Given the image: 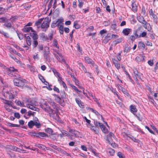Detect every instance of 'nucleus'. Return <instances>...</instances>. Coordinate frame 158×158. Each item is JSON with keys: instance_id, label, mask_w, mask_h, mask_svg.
Wrapping results in <instances>:
<instances>
[{"instance_id": "19", "label": "nucleus", "mask_w": 158, "mask_h": 158, "mask_svg": "<svg viewBox=\"0 0 158 158\" xmlns=\"http://www.w3.org/2000/svg\"><path fill=\"white\" fill-rule=\"evenodd\" d=\"M75 101L76 103L78 104L79 106L81 108H83L84 107L83 103L81 102V101L78 98H76Z\"/></svg>"}, {"instance_id": "3", "label": "nucleus", "mask_w": 158, "mask_h": 158, "mask_svg": "<svg viewBox=\"0 0 158 158\" xmlns=\"http://www.w3.org/2000/svg\"><path fill=\"white\" fill-rule=\"evenodd\" d=\"M18 77V78H16L14 80V85L19 87L23 86L26 80L19 77Z\"/></svg>"}, {"instance_id": "6", "label": "nucleus", "mask_w": 158, "mask_h": 158, "mask_svg": "<svg viewBox=\"0 0 158 158\" xmlns=\"http://www.w3.org/2000/svg\"><path fill=\"white\" fill-rule=\"evenodd\" d=\"M27 103L26 104V107L28 108L36 111H38L39 109L36 107V102L33 100L27 101Z\"/></svg>"}, {"instance_id": "2", "label": "nucleus", "mask_w": 158, "mask_h": 158, "mask_svg": "<svg viewBox=\"0 0 158 158\" xmlns=\"http://www.w3.org/2000/svg\"><path fill=\"white\" fill-rule=\"evenodd\" d=\"M28 126L29 128H32L33 126H35L37 128H40L41 127V124L37 118L35 117L34 121L31 120L28 122Z\"/></svg>"}, {"instance_id": "53", "label": "nucleus", "mask_w": 158, "mask_h": 158, "mask_svg": "<svg viewBox=\"0 0 158 158\" xmlns=\"http://www.w3.org/2000/svg\"><path fill=\"white\" fill-rule=\"evenodd\" d=\"M148 63L149 65L151 66H152L154 64L153 60H149L148 61Z\"/></svg>"}, {"instance_id": "42", "label": "nucleus", "mask_w": 158, "mask_h": 158, "mask_svg": "<svg viewBox=\"0 0 158 158\" xmlns=\"http://www.w3.org/2000/svg\"><path fill=\"white\" fill-rule=\"evenodd\" d=\"M130 47L129 46H127L125 47L124 51V52H126V53H127L128 52L130 51Z\"/></svg>"}, {"instance_id": "15", "label": "nucleus", "mask_w": 158, "mask_h": 158, "mask_svg": "<svg viewBox=\"0 0 158 158\" xmlns=\"http://www.w3.org/2000/svg\"><path fill=\"white\" fill-rule=\"evenodd\" d=\"M147 33L145 31H143L141 33H140L139 35L137 34H135V35L137 38H139L140 37H147Z\"/></svg>"}, {"instance_id": "52", "label": "nucleus", "mask_w": 158, "mask_h": 158, "mask_svg": "<svg viewBox=\"0 0 158 158\" xmlns=\"http://www.w3.org/2000/svg\"><path fill=\"white\" fill-rule=\"evenodd\" d=\"M56 98L55 99L57 102L59 103H60V100H61V98L58 96L57 95H55Z\"/></svg>"}, {"instance_id": "41", "label": "nucleus", "mask_w": 158, "mask_h": 158, "mask_svg": "<svg viewBox=\"0 0 158 158\" xmlns=\"http://www.w3.org/2000/svg\"><path fill=\"white\" fill-rule=\"evenodd\" d=\"M53 45L56 48H59V46L58 45L57 41L56 39H54L53 41Z\"/></svg>"}, {"instance_id": "55", "label": "nucleus", "mask_w": 158, "mask_h": 158, "mask_svg": "<svg viewBox=\"0 0 158 158\" xmlns=\"http://www.w3.org/2000/svg\"><path fill=\"white\" fill-rule=\"evenodd\" d=\"M94 124L95 126H96V127H100V126H101V125L102 124V123L98 122V121H96L95 122Z\"/></svg>"}, {"instance_id": "25", "label": "nucleus", "mask_w": 158, "mask_h": 158, "mask_svg": "<svg viewBox=\"0 0 158 158\" xmlns=\"http://www.w3.org/2000/svg\"><path fill=\"white\" fill-rule=\"evenodd\" d=\"M25 41L28 46H30L31 44V39L28 36L26 37Z\"/></svg>"}, {"instance_id": "17", "label": "nucleus", "mask_w": 158, "mask_h": 158, "mask_svg": "<svg viewBox=\"0 0 158 158\" xmlns=\"http://www.w3.org/2000/svg\"><path fill=\"white\" fill-rule=\"evenodd\" d=\"M131 31V29L126 28L124 29L123 31V33L125 35H128L130 32Z\"/></svg>"}, {"instance_id": "13", "label": "nucleus", "mask_w": 158, "mask_h": 158, "mask_svg": "<svg viewBox=\"0 0 158 158\" xmlns=\"http://www.w3.org/2000/svg\"><path fill=\"white\" fill-rule=\"evenodd\" d=\"M85 60L86 63L90 64L92 66H94V62L92 59L88 56H86L85 57Z\"/></svg>"}, {"instance_id": "28", "label": "nucleus", "mask_w": 158, "mask_h": 158, "mask_svg": "<svg viewBox=\"0 0 158 158\" xmlns=\"http://www.w3.org/2000/svg\"><path fill=\"white\" fill-rule=\"evenodd\" d=\"M35 146L37 147L40 149H42L44 150H45L46 147L44 145L40 144H35Z\"/></svg>"}, {"instance_id": "40", "label": "nucleus", "mask_w": 158, "mask_h": 158, "mask_svg": "<svg viewBox=\"0 0 158 158\" xmlns=\"http://www.w3.org/2000/svg\"><path fill=\"white\" fill-rule=\"evenodd\" d=\"M4 25L7 28H10L12 27V25L10 23H6L4 24Z\"/></svg>"}, {"instance_id": "48", "label": "nucleus", "mask_w": 158, "mask_h": 158, "mask_svg": "<svg viewBox=\"0 0 158 158\" xmlns=\"http://www.w3.org/2000/svg\"><path fill=\"white\" fill-rule=\"evenodd\" d=\"M53 37V34L51 33L49 34L48 37V41H46L47 42H49V41L52 40Z\"/></svg>"}, {"instance_id": "12", "label": "nucleus", "mask_w": 158, "mask_h": 158, "mask_svg": "<svg viewBox=\"0 0 158 158\" xmlns=\"http://www.w3.org/2000/svg\"><path fill=\"white\" fill-rule=\"evenodd\" d=\"M69 132L73 134L74 136L76 137H79L80 135L79 132L75 130L72 129L70 128H69Z\"/></svg>"}, {"instance_id": "56", "label": "nucleus", "mask_w": 158, "mask_h": 158, "mask_svg": "<svg viewBox=\"0 0 158 158\" xmlns=\"http://www.w3.org/2000/svg\"><path fill=\"white\" fill-rule=\"evenodd\" d=\"M138 45L139 47H141V48H144L145 47V45L144 44L141 42H139V43Z\"/></svg>"}, {"instance_id": "54", "label": "nucleus", "mask_w": 158, "mask_h": 158, "mask_svg": "<svg viewBox=\"0 0 158 158\" xmlns=\"http://www.w3.org/2000/svg\"><path fill=\"white\" fill-rule=\"evenodd\" d=\"M60 152L62 154H64L67 156H70V154H69L67 152H66L65 151L61 149V150H60Z\"/></svg>"}, {"instance_id": "14", "label": "nucleus", "mask_w": 158, "mask_h": 158, "mask_svg": "<svg viewBox=\"0 0 158 158\" xmlns=\"http://www.w3.org/2000/svg\"><path fill=\"white\" fill-rule=\"evenodd\" d=\"M32 28L31 27H25L22 29V31L24 32H28L31 31V32L33 31Z\"/></svg>"}, {"instance_id": "46", "label": "nucleus", "mask_w": 158, "mask_h": 158, "mask_svg": "<svg viewBox=\"0 0 158 158\" xmlns=\"http://www.w3.org/2000/svg\"><path fill=\"white\" fill-rule=\"evenodd\" d=\"M28 68L29 69H30V70L31 72H35V69L34 67L33 66H31L30 65H29L28 66Z\"/></svg>"}, {"instance_id": "23", "label": "nucleus", "mask_w": 158, "mask_h": 158, "mask_svg": "<svg viewBox=\"0 0 158 158\" xmlns=\"http://www.w3.org/2000/svg\"><path fill=\"white\" fill-rule=\"evenodd\" d=\"M39 44L37 40H33L32 41V46L33 49L35 50L36 49V48L39 45Z\"/></svg>"}, {"instance_id": "34", "label": "nucleus", "mask_w": 158, "mask_h": 158, "mask_svg": "<svg viewBox=\"0 0 158 158\" xmlns=\"http://www.w3.org/2000/svg\"><path fill=\"white\" fill-rule=\"evenodd\" d=\"M108 152L111 156H113L115 153V151L112 148L109 149Z\"/></svg>"}, {"instance_id": "64", "label": "nucleus", "mask_w": 158, "mask_h": 158, "mask_svg": "<svg viewBox=\"0 0 158 158\" xmlns=\"http://www.w3.org/2000/svg\"><path fill=\"white\" fill-rule=\"evenodd\" d=\"M111 28L113 30H114L116 28V25L115 24H112L111 25Z\"/></svg>"}, {"instance_id": "37", "label": "nucleus", "mask_w": 158, "mask_h": 158, "mask_svg": "<svg viewBox=\"0 0 158 158\" xmlns=\"http://www.w3.org/2000/svg\"><path fill=\"white\" fill-rule=\"evenodd\" d=\"M134 74L137 76L139 79H141V74H139V72L138 70L136 69H135L134 70Z\"/></svg>"}, {"instance_id": "21", "label": "nucleus", "mask_w": 158, "mask_h": 158, "mask_svg": "<svg viewBox=\"0 0 158 158\" xmlns=\"http://www.w3.org/2000/svg\"><path fill=\"white\" fill-rule=\"evenodd\" d=\"M89 110L94 113L96 115L100 116L101 117L102 120L103 121L104 118L102 117V115L100 114L98 111L92 108H89Z\"/></svg>"}, {"instance_id": "24", "label": "nucleus", "mask_w": 158, "mask_h": 158, "mask_svg": "<svg viewBox=\"0 0 158 158\" xmlns=\"http://www.w3.org/2000/svg\"><path fill=\"white\" fill-rule=\"evenodd\" d=\"M131 2L132 9V10L134 12L137 11V7L136 4L135 3L134 1L133 2Z\"/></svg>"}, {"instance_id": "18", "label": "nucleus", "mask_w": 158, "mask_h": 158, "mask_svg": "<svg viewBox=\"0 0 158 158\" xmlns=\"http://www.w3.org/2000/svg\"><path fill=\"white\" fill-rule=\"evenodd\" d=\"M40 36L43 41H48V37L44 33H42L40 35Z\"/></svg>"}, {"instance_id": "58", "label": "nucleus", "mask_w": 158, "mask_h": 158, "mask_svg": "<svg viewBox=\"0 0 158 158\" xmlns=\"http://www.w3.org/2000/svg\"><path fill=\"white\" fill-rule=\"evenodd\" d=\"M117 155L119 158H124L123 155V154L121 152H118L117 154Z\"/></svg>"}, {"instance_id": "26", "label": "nucleus", "mask_w": 158, "mask_h": 158, "mask_svg": "<svg viewBox=\"0 0 158 158\" xmlns=\"http://www.w3.org/2000/svg\"><path fill=\"white\" fill-rule=\"evenodd\" d=\"M15 102L16 103V105L20 107L25 106L24 105V103L23 102H21L19 100H16Z\"/></svg>"}, {"instance_id": "51", "label": "nucleus", "mask_w": 158, "mask_h": 158, "mask_svg": "<svg viewBox=\"0 0 158 158\" xmlns=\"http://www.w3.org/2000/svg\"><path fill=\"white\" fill-rule=\"evenodd\" d=\"M43 20V19H39L38 21L35 23V25L37 26L40 25L41 23L42 22V20Z\"/></svg>"}, {"instance_id": "5", "label": "nucleus", "mask_w": 158, "mask_h": 158, "mask_svg": "<svg viewBox=\"0 0 158 158\" xmlns=\"http://www.w3.org/2000/svg\"><path fill=\"white\" fill-rule=\"evenodd\" d=\"M3 103L4 104V108L8 112H10L11 111V109L10 108V107H13L14 108H15L12 106L13 103L11 101L4 100L3 101Z\"/></svg>"}, {"instance_id": "45", "label": "nucleus", "mask_w": 158, "mask_h": 158, "mask_svg": "<svg viewBox=\"0 0 158 158\" xmlns=\"http://www.w3.org/2000/svg\"><path fill=\"white\" fill-rule=\"evenodd\" d=\"M78 2L79 3L78 5V7L80 8H81L83 6L84 2H82V0H78Z\"/></svg>"}, {"instance_id": "8", "label": "nucleus", "mask_w": 158, "mask_h": 158, "mask_svg": "<svg viewBox=\"0 0 158 158\" xmlns=\"http://www.w3.org/2000/svg\"><path fill=\"white\" fill-rule=\"evenodd\" d=\"M149 14L150 17L153 19V22L156 24L157 23L158 18L157 15L154 13L152 9H150L149 10Z\"/></svg>"}, {"instance_id": "27", "label": "nucleus", "mask_w": 158, "mask_h": 158, "mask_svg": "<svg viewBox=\"0 0 158 158\" xmlns=\"http://www.w3.org/2000/svg\"><path fill=\"white\" fill-rule=\"evenodd\" d=\"M37 135L38 136L37 137L42 138V137L48 136V135L44 132H39L37 133Z\"/></svg>"}, {"instance_id": "62", "label": "nucleus", "mask_w": 158, "mask_h": 158, "mask_svg": "<svg viewBox=\"0 0 158 158\" xmlns=\"http://www.w3.org/2000/svg\"><path fill=\"white\" fill-rule=\"evenodd\" d=\"M17 19V17L16 16H12L10 18V19L12 22H14L15 20Z\"/></svg>"}, {"instance_id": "39", "label": "nucleus", "mask_w": 158, "mask_h": 158, "mask_svg": "<svg viewBox=\"0 0 158 158\" xmlns=\"http://www.w3.org/2000/svg\"><path fill=\"white\" fill-rule=\"evenodd\" d=\"M8 21V19L4 17L0 18V23H3Z\"/></svg>"}, {"instance_id": "44", "label": "nucleus", "mask_w": 158, "mask_h": 158, "mask_svg": "<svg viewBox=\"0 0 158 158\" xmlns=\"http://www.w3.org/2000/svg\"><path fill=\"white\" fill-rule=\"evenodd\" d=\"M134 115L136 116L138 119L140 121H142V118L139 114H134Z\"/></svg>"}, {"instance_id": "43", "label": "nucleus", "mask_w": 158, "mask_h": 158, "mask_svg": "<svg viewBox=\"0 0 158 158\" xmlns=\"http://www.w3.org/2000/svg\"><path fill=\"white\" fill-rule=\"evenodd\" d=\"M64 21V19H58L56 21L58 25H59L60 24H62V23Z\"/></svg>"}, {"instance_id": "9", "label": "nucleus", "mask_w": 158, "mask_h": 158, "mask_svg": "<svg viewBox=\"0 0 158 158\" xmlns=\"http://www.w3.org/2000/svg\"><path fill=\"white\" fill-rule=\"evenodd\" d=\"M6 69L8 71V74L11 77H16V74L15 73V71H17V70L15 69L14 67H10V68H7Z\"/></svg>"}, {"instance_id": "47", "label": "nucleus", "mask_w": 158, "mask_h": 158, "mask_svg": "<svg viewBox=\"0 0 158 158\" xmlns=\"http://www.w3.org/2000/svg\"><path fill=\"white\" fill-rule=\"evenodd\" d=\"M37 48L39 51H40L43 49V46L42 44H39V45L37 46V47L36 48Z\"/></svg>"}, {"instance_id": "60", "label": "nucleus", "mask_w": 158, "mask_h": 158, "mask_svg": "<svg viewBox=\"0 0 158 158\" xmlns=\"http://www.w3.org/2000/svg\"><path fill=\"white\" fill-rule=\"evenodd\" d=\"M14 116L17 118H20V115L18 113H14Z\"/></svg>"}, {"instance_id": "36", "label": "nucleus", "mask_w": 158, "mask_h": 158, "mask_svg": "<svg viewBox=\"0 0 158 158\" xmlns=\"http://www.w3.org/2000/svg\"><path fill=\"white\" fill-rule=\"evenodd\" d=\"M0 33L1 34L4 35L5 37L6 38H8L9 37V34L6 32H5L4 31H0Z\"/></svg>"}, {"instance_id": "7", "label": "nucleus", "mask_w": 158, "mask_h": 158, "mask_svg": "<svg viewBox=\"0 0 158 158\" xmlns=\"http://www.w3.org/2000/svg\"><path fill=\"white\" fill-rule=\"evenodd\" d=\"M49 27V22L48 18H45L41 25V27L43 31H45Z\"/></svg>"}, {"instance_id": "61", "label": "nucleus", "mask_w": 158, "mask_h": 158, "mask_svg": "<svg viewBox=\"0 0 158 158\" xmlns=\"http://www.w3.org/2000/svg\"><path fill=\"white\" fill-rule=\"evenodd\" d=\"M35 113L34 112L31 111H29L28 112V115L30 116L31 115H34V114Z\"/></svg>"}, {"instance_id": "16", "label": "nucleus", "mask_w": 158, "mask_h": 158, "mask_svg": "<svg viewBox=\"0 0 158 158\" xmlns=\"http://www.w3.org/2000/svg\"><path fill=\"white\" fill-rule=\"evenodd\" d=\"M112 61L114 64L116 68L118 69H120V65L118 63V61L115 59H113Z\"/></svg>"}, {"instance_id": "20", "label": "nucleus", "mask_w": 158, "mask_h": 158, "mask_svg": "<svg viewBox=\"0 0 158 158\" xmlns=\"http://www.w3.org/2000/svg\"><path fill=\"white\" fill-rule=\"evenodd\" d=\"M130 108L131 112L133 114L134 112H136L137 111V109L135 105H131L130 106Z\"/></svg>"}, {"instance_id": "22", "label": "nucleus", "mask_w": 158, "mask_h": 158, "mask_svg": "<svg viewBox=\"0 0 158 158\" xmlns=\"http://www.w3.org/2000/svg\"><path fill=\"white\" fill-rule=\"evenodd\" d=\"M118 89L121 90L124 94H128L127 90L124 88L120 86V85L118 84Z\"/></svg>"}, {"instance_id": "50", "label": "nucleus", "mask_w": 158, "mask_h": 158, "mask_svg": "<svg viewBox=\"0 0 158 158\" xmlns=\"http://www.w3.org/2000/svg\"><path fill=\"white\" fill-rule=\"evenodd\" d=\"M57 26H58V25L57 22H56V21H54L52 23L51 25V27L52 28H54Z\"/></svg>"}, {"instance_id": "59", "label": "nucleus", "mask_w": 158, "mask_h": 158, "mask_svg": "<svg viewBox=\"0 0 158 158\" xmlns=\"http://www.w3.org/2000/svg\"><path fill=\"white\" fill-rule=\"evenodd\" d=\"M107 31L103 29L102 30H101L100 31V34L101 35H102L106 33Z\"/></svg>"}, {"instance_id": "63", "label": "nucleus", "mask_w": 158, "mask_h": 158, "mask_svg": "<svg viewBox=\"0 0 158 158\" xmlns=\"http://www.w3.org/2000/svg\"><path fill=\"white\" fill-rule=\"evenodd\" d=\"M18 148L16 147L15 146H11L10 147V148L11 149L13 150V151H14L17 152V150Z\"/></svg>"}, {"instance_id": "31", "label": "nucleus", "mask_w": 158, "mask_h": 158, "mask_svg": "<svg viewBox=\"0 0 158 158\" xmlns=\"http://www.w3.org/2000/svg\"><path fill=\"white\" fill-rule=\"evenodd\" d=\"M78 64L79 65V68L80 69L81 68L83 70L84 72H86V69L82 63L80 62L79 63H78Z\"/></svg>"}, {"instance_id": "11", "label": "nucleus", "mask_w": 158, "mask_h": 158, "mask_svg": "<svg viewBox=\"0 0 158 158\" xmlns=\"http://www.w3.org/2000/svg\"><path fill=\"white\" fill-rule=\"evenodd\" d=\"M30 36L32 38L33 40H37L38 35L35 31L33 30L32 32H30Z\"/></svg>"}, {"instance_id": "57", "label": "nucleus", "mask_w": 158, "mask_h": 158, "mask_svg": "<svg viewBox=\"0 0 158 158\" xmlns=\"http://www.w3.org/2000/svg\"><path fill=\"white\" fill-rule=\"evenodd\" d=\"M70 86L72 88V89H74L76 92L79 91L78 89L74 85H71Z\"/></svg>"}, {"instance_id": "10", "label": "nucleus", "mask_w": 158, "mask_h": 158, "mask_svg": "<svg viewBox=\"0 0 158 158\" xmlns=\"http://www.w3.org/2000/svg\"><path fill=\"white\" fill-rule=\"evenodd\" d=\"M50 51L49 48L48 47H46L44 49V57L46 59L50 57Z\"/></svg>"}, {"instance_id": "1", "label": "nucleus", "mask_w": 158, "mask_h": 158, "mask_svg": "<svg viewBox=\"0 0 158 158\" xmlns=\"http://www.w3.org/2000/svg\"><path fill=\"white\" fill-rule=\"evenodd\" d=\"M137 19L138 21L143 25V27L146 29H147L148 31H150L151 30V27L150 25L146 21L143 16H139L137 17Z\"/></svg>"}, {"instance_id": "33", "label": "nucleus", "mask_w": 158, "mask_h": 158, "mask_svg": "<svg viewBox=\"0 0 158 158\" xmlns=\"http://www.w3.org/2000/svg\"><path fill=\"white\" fill-rule=\"evenodd\" d=\"M50 105L54 109L57 110L58 107V105L54 102H53Z\"/></svg>"}, {"instance_id": "30", "label": "nucleus", "mask_w": 158, "mask_h": 158, "mask_svg": "<svg viewBox=\"0 0 158 158\" xmlns=\"http://www.w3.org/2000/svg\"><path fill=\"white\" fill-rule=\"evenodd\" d=\"M90 129L94 131L95 134H98L99 132V128H97L94 126H91Z\"/></svg>"}, {"instance_id": "32", "label": "nucleus", "mask_w": 158, "mask_h": 158, "mask_svg": "<svg viewBox=\"0 0 158 158\" xmlns=\"http://www.w3.org/2000/svg\"><path fill=\"white\" fill-rule=\"evenodd\" d=\"M45 131L46 132L49 134L52 135L53 134V131L51 128H48L45 129Z\"/></svg>"}, {"instance_id": "38", "label": "nucleus", "mask_w": 158, "mask_h": 158, "mask_svg": "<svg viewBox=\"0 0 158 158\" xmlns=\"http://www.w3.org/2000/svg\"><path fill=\"white\" fill-rule=\"evenodd\" d=\"M121 42V40L120 39H118L114 41L113 42V44L111 45H114V46L116 45L117 44L119 43H120Z\"/></svg>"}, {"instance_id": "4", "label": "nucleus", "mask_w": 158, "mask_h": 158, "mask_svg": "<svg viewBox=\"0 0 158 158\" xmlns=\"http://www.w3.org/2000/svg\"><path fill=\"white\" fill-rule=\"evenodd\" d=\"M40 106L45 112L48 113L50 116L54 114L53 110L50 107L47 106L46 102H44L43 104H41L40 105Z\"/></svg>"}, {"instance_id": "29", "label": "nucleus", "mask_w": 158, "mask_h": 158, "mask_svg": "<svg viewBox=\"0 0 158 158\" xmlns=\"http://www.w3.org/2000/svg\"><path fill=\"white\" fill-rule=\"evenodd\" d=\"M100 128L102 131L105 133H107L108 132V130L103 124L100 126Z\"/></svg>"}, {"instance_id": "49", "label": "nucleus", "mask_w": 158, "mask_h": 158, "mask_svg": "<svg viewBox=\"0 0 158 158\" xmlns=\"http://www.w3.org/2000/svg\"><path fill=\"white\" fill-rule=\"evenodd\" d=\"M74 27L76 29H78L80 27V25L76 22H74Z\"/></svg>"}, {"instance_id": "35", "label": "nucleus", "mask_w": 158, "mask_h": 158, "mask_svg": "<svg viewBox=\"0 0 158 158\" xmlns=\"http://www.w3.org/2000/svg\"><path fill=\"white\" fill-rule=\"evenodd\" d=\"M52 71L53 73L54 74L58 77H59L61 75L58 72H57L55 69H52Z\"/></svg>"}]
</instances>
